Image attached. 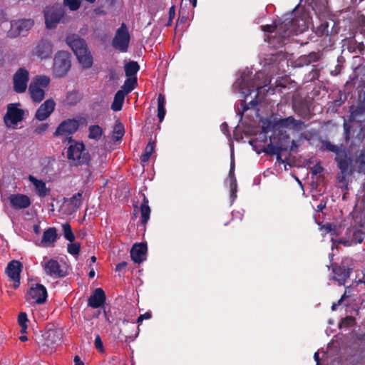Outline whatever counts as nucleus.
I'll list each match as a JSON object with an SVG mask.
<instances>
[{"label":"nucleus","instance_id":"774afa93","mask_svg":"<svg viewBox=\"0 0 365 365\" xmlns=\"http://www.w3.org/2000/svg\"><path fill=\"white\" fill-rule=\"evenodd\" d=\"M190 1L192 3V6L194 7L196 6V4H197V0H190Z\"/></svg>","mask_w":365,"mask_h":365},{"label":"nucleus","instance_id":"bf43d9fd","mask_svg":"<svg viewBox=\"0 0 365 365\" xmlns=\"http://www.w3.org/2000/svg\"><path fill=\"white\" fill-rule=\"evenodd\" d=\"M95 274H96V273H95V271H94L93 269H91V270L89 272V273H88V276H89V277H90V278H93V277H94Z\"/></svg>","mask_w":365,"mask_h":365},{"label":"nucleus","instance_id":"4be33fe9","mask_svg":"<svg viewBox=\"0 0 365 365\" xmlns=\"http://www.w3.org/2000/svg\"><path fill=\"white\" fill-rule=\"evenodd\" d=\"M336 160L341 172L342 173H346L349 168L351 160L348 157V154L345 148L336 155Z\"/></svg>","mask_w":365,"mask_h":365},{"label":"nucleus","instance_id":"5fc2aeb1","mask_svg":"<svg viewBox=\"0 0 365 365\" xmlns=\"http://www.w3.org/2000/svg\"><path fill=\"white\" fill-rule=\"evenodd\" d=\"M175 6H173L169 9L170 19L172 20L175 17Z\"/></svg>","mask_w":365,"mask_h":365},{"label":"nucleus","instance_id":"7c9ffc66","mask_svg":"<svg viewBox=\"0 0 365 365\" xmlns=\"http://www.w3.org/2000/svg\"><path fill=\"white\" fill-rule=\"evenodd\" d=\"M165 98L162 94H160L158 98V117L160 122H162L165 115Z\"/></svg>","mask_w":365,"mask_h":365},{"label":"nucleus","instance_id":"c85d7f7f","mask_svg":"<svg viewBox=\"0 0 365 365\" xmlns=\"http://www.w3.org/2000/svg\"><path fill=\"white\" fill-rule=\"evenodd\" d=\"M76 57L83 68H88L91 67L93 58L88 49L84 51H83V52H79V54L76 55Z\"/></svg>","mask_w":365,"mask_h":365},{"label":"nucleus","instance_id":"a18cd8bd","mask_svg":"<svg viewBox=\"0 0 365 365\" xmlns=\"http://www.w3.org/2000/svg\"><path fill=\"white\" fill-rule=\"evenodd\" d=\"M354 324V318L352 317H346L341 322V327H349Z\"/></svg>","mask_w":365,"mask_h":365},{"label":"nucleus","instance_id":"4c0bfd02","mask_svg":"<svg viewBox=\"0 0 365 365\" xmlns=\"http://www.w3.org/2000/svg\"><path fill=\"white\" fill-rule=\"evenodd\" d=\"M136 83L137 81L135 78L130 77L129 78L126 79L123 86L124 90L123 91L125 93L130 92L135 88Z\"/></svg>","mask_w":365,"mask_h":365},{"label":"nucleus","instance_id":"c756f323","mask_svg":"<svg viewBox=\"0 0 365 365\" xmlns=\"http://www.w3.org/2000/svg\"><path fill=\"white\" fill-rule=\"evenodd\" d=\"M125 98V92L122 90L117 91L111 105V109L114 111L121 110Z\"/></svg>","mask_w":365,"mask_h":365},{"label":"nucleus","instance_id":"9d476101","mask_svg":"<svg viewBox=\"0 0 365 365\" xmlns=\"http://www.w3.org/2000/svg\"><path fill=\"white\" fill-rule=\"evenodd\" d=\"M78 128V122L74 119H68L63 120L56 128L54 132L55 136L71 139V135L74 133Z\"/></svg>","mask_w":365,"mask_h":365},{"label":"nucleus","instance_id":"20e7f679","mask_svg":"<svg viewBox=\"0 0 365 365\" xmlns=\"http://www.w3.org/2000/svg\"><path fill=\"white\" fill-rule=\"evenodd\" d=\"M67 156L73 165L86 164L90 160L88 153L85 151L84 145L80 143L70 145Z\"/></svg>","mask_w":365,"mask_h":365},{"label":"nucleus","instance_id":"ddd939ff","mask_svg":"<svg viewBox=\"0 0 365 365\" xmlns=\"http://www.w3.org/2000/svg\"><path fill=\"white\" fill-rule=\"evenodd\" d=\"M53 53V44L51 41L42 39L33 50L34 55L41 59H46L51 56Z\"/></svg>","mask_w":365,"mask_h":365},{"label":"nucleus","instance_id":"0e129e2a","mask_svg":"<svg viewBox=\"0 0 365 365\" xmlns=\"http://www.w3.org/2000/svg\"><path fill=\"white\" fill-rule=\"evenodd\" d=\"M80 361H81V360H80L79 357L78 356H76L74 357V362H75V364L79 363Z\"/></svg>","mask_w":365,"mask_h":365},{"label":"nucleus","instance_id":"0eeeda50","mask_svg":"<svg viewBox=\"0 0 365 365\" xmlns=\"http://www.w3.org/2000/svg\"><path fill=\"white\" fill-rule=\"evenodd\" d=\"M64 14L61 6L56 5L46 7L44 11L46 26L48 29H53L61 21Z\"/></svg>","mask_w":365,"mask_h":365},{"label":"nucleus","instance_id":"f8f14e48","mask_svg":"<svg viewBox=\"0 0 365 365\" xmlns=\"http://www.w3.org/2000/svg\"><path fill=\"white\" fill-rule=\"evenodd\" d=\"M82 203V192H78L68 199H65L62 205V210L66 215L74 213Z\"/></svg>","mask_w":365,"mask_h":365},{"label":"nucleus","instance_id":"c03bdc74","mask_svg":"<svg viewBox=\"0 0 365 365\" xmlns=\"http://www.w3.org/2000/svg\"><path fill=\"white\" fill-rule=\"evenodd\" d=\"M66 101L68 104H75L78 101V96L76 93H70L66 97Z\"/></svg>","mask_w":365,"mask_h":365},{"label":"nucleus","instance_id":"f03ea898","mask_svg":"<svg viewBox=\"0 0 365 365\" xmlns=\"http://www.w3.org/2000/svg\"><path fill=\"white\" fill-rule=\"evenodd\" d=\"M50 83V78L46 76H36L30 83L29 91L33 101L39 103L45 96V89Z\"/></svg>","mask_w":365,"mask_h":365},{"label":"nucleus","instance_id":"680f3d73","mask_svg":"<svg viewBox=\"0 0 365 365\" xmlns=\"http://www.w3.org/2000/svg\"><path fill=\"white\" fill-rule=\"evenodd\" d=\"M314 358L315 359V361L319 363V353L318 352H316L314 355Z\"/></svg>","mask_w":365,"mask_h":365},{"label":"nucleus","instance_id":"7ed1b4c3","mask_svg":"<svg viewBox=\"0 0 365 365\" xmlns=\"http://www.w3.org/2000/svg\"><path fill=\"white\" fill-rule=\"evenodd\" d=\"M71 66V55L68 52L60 51L56 53L53 65V72L56 76H66Z\"/></svg>","mask_w":365,"mask_h":365},{"label":"nucleus","instance_id":"f257e3e1","mask_svg":"<svg viewBox=\"0 0 365 365\" xmlns=\"http://www.w3.org/2000/svg\"><path fill=\"white\" fill-rule=\"evenodd\" d=\"M307 26L301 18H295L290 21L286 20L281 25L273 26L271 25L263 26L262 29L264 31L274 32L279 34V38L284 39L290 35L303 32Z\"/></svg>","mask_w":365,"mask_h":365},{"label":"nucleus","instance_id":"412c9836","mask_svg":"<svg viewBox=\"0 0 365 365\" xmlns=\"http://www.w3.org/2000/svg\"><path fill=\"white\" fill-rule=\"evenodd\" d=\"M147 247L143 243L135 244L130 250L131 259L136 263H140L145 259Z\"/></svg>","mask_w":365,"mask_h":365},{"label":"nucleus","instance_id":"58836bf2","mask_svg":"<svg viewBox=\"0 0 365 365\" xmlns=\"http://www.w3.org/2000/svg\"><path fill=\"white\" fill-rule=\"evenodd\" d=\"M81 250V244L79 242H74L68 244L67 250L68 252L73 256L78 257Z\"/></svg>","mask_w":365,"mask_h":365},{"label":"nucleus","instance_id":"ea45409f","mask_svg":"<svg viewBox=\"0 0 365 365\" xmlns=\"http://www.w3.org/2000/svg\"><path fill=\"white\" fill-rule=\"evenodd\" d=\"M27 315L25 312H21L19 314L18 317V322L21 327V332L26 333L27 329Z\"/></svg>","mask_w":365,"mask_h":365},{"label":"nucleus","instance_id":"13d9d810","mask_svg":"<svg viewBox=\"0 0 365 365\" xmlns=\"http://www.w3.org/2000/svg\"><path fill=\"white\" fill-rule=\"evenodd\" d=\"M230 186H231L232 191L234 192L236 190V186H237L235 181L232 182Z\"/></svg>","mask_w":365,"mask_h":365},{"label":"nucleus","instance_id":"393cba45","mask_svg":"<svg viewBox=\"0 0 365 365\" xmlns=\"http://www.w3.org/2000/svg\"><path fill=\"white\" fill-rule=\"evenodd\" d=\"M335 277L340 284H344L350 276V269L346 267L339 266L333 269Z\"/></svg>","mask_w":365,"mask_h":365},{"label":"nucleus","instance_id":"5701e85b","mask_svg":"<svg viewBox=\"0 0 365 365\" xmlns=\"http://www.w3.org/2000/svg\"><path fill=\"white\" fill-rule=\"evenodd\" d=\"M29 180L33 184L37 194L40 197H45L49 194L50 190L46 187V183L43 180H38L31 175L29 176Z\"/></svg>","mask_w":365,"mask_h":365},{"label":"nucleus","instance_id":"2f4dec72","mask_svg":"<svg viewBox=\"0 0 365 365\" xmlns=\"http://www.w3.org/2000/svg\"><path fill=\"white\" fill-rule=\"evenodd\" d=\"M88 138L96 140H98L103 135L102 128L97 125H91L88 128Z\"/></svg>","mask_w":365,"mask_h":365},{"label":"nucleus","instance_id":"6e6552de","mask_svg":"<svg viewBox=\"0 0 365 365\" xmlns=\"http://www.w3.org/2000/svg\"><path fill=\"white\" fill-rule=\"evenodd\" d=\"M41 264L45 274L52 278L63 277L66 274L62 267L56 259L44 257Z\"/></svg>","mask_w":365,"mask_h":365},{"label":"nucleus","instance_id":"4468645a","mask_svg":"<svg viewBox=\"0 0 365 365\" xmlns=\"http://www.w3.org/2000/svg\"><path fill=\"white\" fill-rule=\"evenodd\" d=\"M21 267V263L17 260H12L7 265L6 273L9 279L13 281V287L14 289H16L19 286Z\"/></svg>","mask_w":365,"mask_h":365},{"label":"nucleus","instance_id":"aec40b11","mask_svg":"<svg viewBox=\"0 0 365 365\" xmlns=\"http://www.w3.org/2000/svg\"><path fill=\"white\" fill-rule=\"evenodd\" d=\"M106 301V294L101 288H97L88 299V306L92 308H98L103 305Z\"/></svg>","mask_w":365,"mask_h":365},{"label":"nucleus","instance_id":"de8ad7c7","mask_svg":"<svg viewBox=\"0 0 365 365\" xmlns=\"http://www.w3.org/2000/svg\"><path fill=\"white\" fill-rule=\"evenodd\" d=\"M327 29H328V24L327 23H325V24H322L317 30V34L319 35V36H322L323 34H324L325 33H327L328 31H327Z\"/></svg>","mask_w":365,"mask_h":365},{"label":"nucleus","instance_id":"3c124183","mask_svg":"<svg viewBox=\"0 0 365 365\" xmlns=\"http://www.w3.org/2000/svg\"><path fill=\"white\" fill-rule=\"evenodd\" d=\"M320 230L323 232L324 234H327L332 230V226L331 224L327 223L326 225H322L320 227Z\"/></svg>","mask_w":365,"mask_h":365},{"label":"nucleus","instance_id":"cd10ccee","mask_svg":"<svg viewBox=\"0 0 365 365\" xmlns=\"http://www.w3.org/2000/svg\"><path fill=\"white\" fill-rule=\"evenodd\" d=\"M34 25L32 19H22L11 24V27L19 30V34L27 31Z\"/></svg>","mask_w":365,"mask_h":365},{"label":"nucleus","instance_id":"bb28decb","mask_svg":"<svg viewBox=\"0 0 365 365\" xmlns=\"http://www.w3.org/2000/svg\"><path fill=\"white\" fill-rule=\"evenodd\" d=\"M140 212L141 215V224L145 225L150 218V208L148 205V200L144 195L143 202L140 207Z\"/></svg>","mask_w":365,"mask_h":365},{"label":"nucleus","instance_id":"39448f33","mask_svg":"<svg viewBox=\"0 0 365 365\" xmlns=\"http://www.w3.org/2000/svg\"><path fill=\"white\" fill-rule=\"evenodd\" d=\"M130 42V34L126 25L123 23L116 31L115 35L113 39V46L120 52L128 51Z\"/></svg>","mask_w":365,"mask_h":365},{"label":"nucleus","instance_id":"864d4df0","mask_svg":"<svg viewBox=\"0 0 365 365\" xmlns=\"http://www.w3.org/2000/svg\"><path fill=\"white\" fill-rule=\"evenodd\" d=\"M322 170L323 168L320 165H317L312 168V173L314 174H318L320 173L322 171Z\"/></svg>","mask_w":365,"mask_h":365},{"label":"nucleus","instance_id":"79ce46f5","mask_svg":"<svg viewBox=\"0 0 365 365\" xmlns=\"http://www.w3.org/2000/svg\"><path fill=\"white\" fill-rule=\"evenodd\" d=\"M357 163H359V171L365 173V153H361L357 160Z\"/></svg>","mask_w":365,"mask_h":365},{"label":"nucleus","instance_id":"1a4fd4ad","mask_svg":"<svg viewBox=\"0 0 365 365\" xmlns=\"http://www.w3.org/2000/svg\"><path fill=\"white\" fill-rule=\"evenodd\" d=\"M26 300L31 304H43L47 299V290L42 284H36L28 291Z\"/></svg>","mask_w":365,"mask_h":365},{"label":"nucleus","instance_id":"9b49d317","mask_svg":"<svg viewBox=\"0 0 365 365\" xmlns=\"http://www.w3.org/2000/svg\"><path fill=\"white\" fill-rule=\"evenodd\" d=\"M29 79V73L24 68H19L14 76V89L16 93H24L27 88V83Z\"/></svg>","mask_w":365,"mask_h":365},{"label":"nucleus","instance_id":"b1692460","mask_svg":"<svg viewBox=\"0 0 365 365\" xmlns=\"http://www.w3.org/2000/svg\"><path fill=\"white\" fill-rule=\"evenodd\" d=\"M62 336V331L59 329L48 330L44 335L46 345L48 346L59 343Z\"/></svg>","mask_w":365,"mask_h":365},{"label":"nucleus","instance_id":"69168bd1","mask_svg":"<svg viewBox=\"0 0 365 365\" xmlns=\"http://www.w3.org/2000/svg\"><path fill=\"white\" fill-rule=\"evenodd\" d=\"M325 207L324 205L320 204L317 206L318 210H322L323 208Z\"/></svg>","mask_w":365,"mask_h":365},{"label":"nucleus","instance_id":"f704fd0d","mask_svg":"<svg viewBox=\"0 0 365 365\" xmlns=\"http://www.w3.org/2000/svg\"><path fill=\"white\" fill-rule=\"evenodd\" d=\"M322 147L324 150L333 152L337 155L339 153H340L343 149L345 148L343 146V145H333L329 141H325L322 144Z\"/></svg>","mask_w":365,"mask_h":365},{"label":"nucleus","instance_id":"dca6fc26","mask_svg":"<svg viewBox=\"0 0 365 365\" xmlns=\"http://www.w3.org/2000/svg\"><path fill=\"white\" fill-rule=\"evenodd\" d=\"M55 105L56 103L53 100H46L43 104L40 106V107L36 110L35 115L36 118L38 120H46L53 111Z\"/></svg>","mask_w":365,"mask_h":365},{"label":"nucleus","instance_id":"37998d69","mask_svg":"<svg viewBox=\"0 0 365 365\" xmlns=\"http://www.w3.org/2000/svg\"><path fill=\"white\" fill-rule=\"evenodd\" d=\"M283 148L280 146L273 145L272 144H269L267 147V152L272 155H277L280 153Z\"/></svg>","mask_w":365,"mask_h":365},{"label":"nucleus","instance_id":"a878e982","mask_svg":"<svg viewBox=\"0 0 365 365\" xmlns=\"http://www.w3.org/2000/svg\"><path fill=\"white\" fill-rule=\"evenodd\" d=\"M279 124L281 127L294 129H302L304 125V123L302 121L297 120L292 117L281 119L279 121Z\"/></svg>","mask_w":365,"mask_h":365},{"label":"nucleus","instance_id":"8fccbe9b","mask_svg":"<svg viewBox=\"0 0 365 365\" xmlns=\"http://www.w3.org/2000/svg\"><path fill=\"white\" fill-rule=\"evenodd\" d=\"M150 318H151V313L148 312L143 314H140L137 319V322L141 323L144 319H149Z\"/></svg>","mask_w":365,"mask_h":365},{"label":"nucleus","instance_id":"473e14b6","mask_svg":"<svg viewBox=\"0 0 365 365\" xmlns=\"http://www.w3.org/2000/svg\"><path fill=\"white\" fill-rule=\"evenodd\" d=\"M139 70V66L135 61H130L125 64V72L128 77H132L135 76Z\"/></svg>","mask_w":365,"mask_h":365},{"label":"nucleus","instance_id":"e433bc0d","mask_svg":"<svg viewBox=\"0 0 365 365\" xmlns=\"http://www.w3.org/2000/svg\"><path fill=\"white\" fill-rule=\"evenodd\" d=\"M124 133L125 130L123 125L121 123H118L114 127L113 132V139L115 140H118L123 138Z\"/></svg>","mask_w":365,"mask_h":365},{"label":"nucleus","instance_id":"6ab92c4d","mask_svg":"<svg viewBox=\"0 0 365 365\" xmlns=\"http://www.w3.org/2000/svg\"><path fill=\"white\" fill-rule=\"evenodd\" d=\"M66 43L71 48L76 56L79 54V52H83V51H84L88 49L85 41L76 36L67 37Z\"/></svg>","mask_w":365,"mask_h":365},{"label":"nucleus","instance_id":"49530a36","mask_svg":"<svg viewBox=\"0 0 365 365\" xmlns=\"http://www.w3.org/2000/svg\"><path fill=\"white\" fill-rule=\"evenodd\" d=\"M94 344L96 348L101 352L103 351V346L101 339L99 335H97L95 338Z\"/></svg>","mask_w":365,"mask_h":365},{"label":"nucleus","instance_id":"e2e57ef3","mask_svg":"<svg viewBox=\"0 0 365 365\" xmlns=\"http://www.w3.org/2000/svg\"><path fill=\"white\" fill-rule=\"evenodd\" d=\"M19 339H20L21 341H27V340H28V338H27V336H26L23 335V336H21L19 337Z\"/></svg>","mask_w":365,"mask_h":365},{"label":"nucleus","instance_id":"052dcab7","mask_svg":"<svg viewBox=\"0 0 365 365\" xmlns=\"http://www.w3.org/2000/svg\"><path fill=\"white\" fill-rule=\"evenodd\" d=\"M277 155V160L279 163H284L283 160L281 158L280 153H278Z\"/></svg>","mask_w":365,"mask_h":365},{"label":"nucleus","instance_id":"2eb2a0df","mask_svg":"<svg viewBox=\"0 0 365 365\" xmlns=\"http://www.w3.org/2000/svg\"><path fill=\"white\" fill-rule=\"evenodd\" d=\"M120 334L127 340H133L137 337L138 331L135 330V324L128 321H123L120 324Z\"/></svg>","mask_w":365,"mask_h":365},{"label":"nucleus","instance_id":"338daca9","mask_svg":"<svg viewBox=\"0 0 365 365\" xmlns=\"http://www.w3.org/2000/svg\"><path fill=\"white\" fill-rule=\"evenodd\" d=\"M91 261L92 263H95L96 262V257L95 256H92L91 257Z\"/></svg>","mask_w":365,"mask_h":365},{"label":"nucleus","instance_id":"4d7b16f0","mask_svg":"<svg viewBox=\"0 0 365 365\" xmlns=\"http://www.w3.org/2000/svg\"><path fill=\"white\" fill-rule=\"evenodd\" d=\"M344 129H345V131H346V138L348 139L349 138V128L346 127V124L344 123Z\"/></svg>","mask_w":365,"mask_h":365},{"label":"nucleus","instance_id":"a19ab883","mask_svg":"<svg viewBox=\"0 0 365 365\" xmlns=\"http://www.w3.org/2000/svg\"><path fill=\"white\" fill-rule=\"evenodd\" d=\"M64 4L71 11H76L81 6V0H64Z\"/></svg>","mask_w":365,"mask_h":365},{"label":"nucleus","instance_id":"a211bd4d","mask_svg":"<svg viewBox=\"0 0 365 365\" xmlns=\"http://www.w3.org/2000/svg\"><path fill=\"white\" fill-rule=\"evenodd\" d=\"M11 206L16 209H24L30 206V198L25 195H11L9 197Z\"/></svg>","mask_w":365,"mask_h":365},{"label":"nucleus","instance_id":"603ef678","mask_svg":"<svg viewBox=\"0 0 365 365\" xmlns=\"http://www.w3.org/2000/svg\"><path fill=\"white\" fill-rule=\"evenodd\" d=\"M127 263L125 262H120L116 265L115 270L120 272L125 269Z\"/></svg>","mask_w":365,"mask_h":365},{"label":"nucleus","instance_id":"423d86ee","mask_svg":"<svg viewBox=\"0 0 365 365\" xmlns=\"http://www.w3.org/2000/svg\"><path fill=\"white\" fill-rule=\"evenodd\" d=\"M19 103H11L7 106V111L4 120L7 127L16 128L18 123L24 119V111L18 108Z\"/></svg>","mask_w":365,"mask_h":365},{"label":"nucleus","instance_id":"f3484780","mask_svg":"<svg viewBox=\"0 0 365 365\" xmlns=\"http://www.w3.org/2000/svg\"><path fill=\"white\" fill-rule=\"evenodd\" d=\"M57 240L56 230L54 227H50L43 232L42 239L38 244V246L43 247H53L55 242Z\"/></svg>","mask_w":365,"mask_h":365},{"label":"nucleus","instance_id":"09e8293b","mask_svg":"<svg viewBox=\"0 0 365 365\" xmlns=\"http://www.w3.org/2000/svg\"><path fill=\"white\" fill-rule=\"evenodd\" d=\"M48 127V125L47 123L41 124L35 128L34 133L36 134H41L47 130Z\"/></svg>","mask_w":365,"mask_h":365},{"label":"nucleus","instance_id":"c9c22d12","mask_svg":"<svg viewBox=\"0 0 365 365\" xmlns=\"http://www.w3.org/2000/svg\"><path fill=\"white\" fill-rule=\"evenodd\" d=\"M64 237L71 242L75 240V235L69 224L65 223L62 225Z\"/></svg>","mask_w":365,"mask_h":365},{"label":"nucleus","instance_id":"6e6d98bb","mask_svg":"<svg viewBox=\"0 0 365 365\" xmlns=\"http://www.w3.org/2000/svg\"><path fill=\"white\" fill-rule=\"evenodd\" d=\"M33 230H34V232L36 233V234H39L40 233V226L38 225H34L33 226Z\"/></svg>","mask_w":365,"mask_h":365},{"label":"nucleus","instance_id":"72a5a7b5","mask_svg":"<svg viewBox=\"0 0 365 365\" xmlns=\"http://www.w3.org/2000/svg\"><path fill=\"white\" fill-rule=\"evenodd\" d=\"M155 143L150 141L145 147V152L141 156V160L143 163H146L149 160L150 155L154 152Z\"/></svg>","mask_w":365,"mask_h":365}]
</instances>
